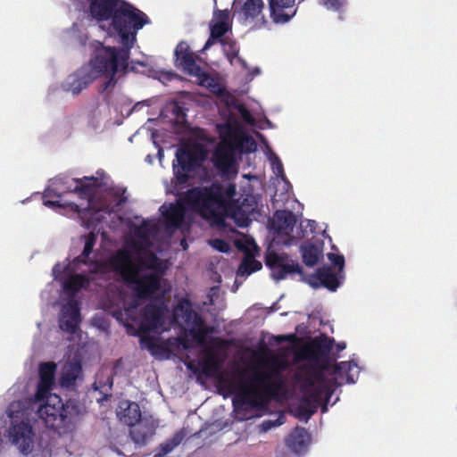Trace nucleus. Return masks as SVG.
<instances>
[{"label":"nucleus","instance_id":"22","mask_svg":"<svg viewBox=\"0 0 457 457\" xmlns=\"http://www.w3.org/2000/svg\"><path fill=\"white\" fill-rule=\"evenodd\" d=\"M56 364L53 361L43 362L39 366V382L36 398L41 399L50 393L55 380Z\"/></svg>","mask_w":457,"mask_h":457},{"label":"nucleus","instance_id":"53","mask_svg":"<svg viewBox=\"0 0 457 457\" xmlns=\"http://www.w3.org/2000/svg\"><path fill=\"white\" fill-rule=\"evenodd\" d=\"M345 346H346V345H345V342L338 343L337 345V352H341V351H343L345 348Z\"/></svg>","mask_w":457,"mask_h":457},{"label":"nucleus","instance_id":"57","mask_svg":"<svg viewBox=\"0 0 457 457\" xmlns=\"http://www.w3.org/2000/svg\"><path fill=\"white\" fill-rule=\"evenodd\" d=\"M29 433H30V438H31L34 436V432L32 430V427L31 426H30Z\"/></svg>","mask_w":457,"mask_h":457},{"label":"nucleus","instance_id":"24","mask_svg":"<svg viewBox=\"0 0 457 457\" xmlns=\"http://www.w3.org/2000/svg\"><path fill=\"white\" fill-rule=\"evenodd\" d=\"M129 427V436L132 441L138 446L146 445L155 433V427L153 421L146 419H140L136 425Z\"/></svg>","mask_w":457,"mask_h":457},{"label":"nucleus","instance_id":"44","mask_svg":"<svg viewBox=\"0 0 457 457\" xmlns=\"http://www.w3.org/2000/svg\"><path fill=\"white\" fill-rule=\"evenodd\" d=\"M237 110L242 117V119L246 122V123H249V124H253L254 122V120L251 114V112H249V110L244 106L243 104H239L237 106Z\"/></svg>","mask_w":457,"mask_h":457},{"label":"nucleus","instance_id":"15","mask_svg":"<svg viewBox=\"0 0 457 457\" xmlns=\"http://www.w3.org/2000/svg\"><path fill=\"white\" fill-rule=\"evenodd\" d=\"M96 79L92 68L83 65L67 78L62 87L66 92L77 96Z\"/></svg>","mask_w":457,"mask_h":457},{"label":"nucleus","instance_id":"5","mask_svg":"<svg viewBox=\"0 0 457 457\" xmlns=\"http://www.w3.org/2000/svg\"><path fill=\"white\" fill-rule=\"evenodd\" d=\"M106 270L118 273L126 284L134 285V291L141 300L150 298L161 287L162 276L156 272L139 276V269L134 264L131 253L126 250H118L105 262L96 263V271Z\"/></svg>","mask_w":457,"mask_h":457},{"label":"nucleus","instance_id":"29","mask_svg":"<svg viewBox=\"0 0 457 457\" xmlns=\"http://www.w3.org/2000/svg\"><path fill=\"white\" fill-rule=\"evenodd\" d=\"M300 251L303 262L308 267L315 266L323 255L322 245H315L310 241L303 243Z\"/></svg>","mask_w":457,"mask_h":457},{"label":"nucleus","instance_id":"4","mask_svg":"<svg viewBox=\"0 0 457 457\" xmlns=\"http://www.w3.org/2000/svg\"><path fill=\"white\" fill-rule=\"evenodd\" d=\"M121 44L120 47L102 46L96 49L94 57L87 64L92 68L94 75L97 78L105 77L107 80L101 85L99 92L112 90L117 84L119 78L128 72L130 50L136 39L132 35H117Z\"/></svg>","mask_w":457,"mask_h":457},{"label":"nucleus","instance_id":"25","mask_svg":"<svg viewBox=\"0 0 457 457\" xmlns=\"http://www.w3.org/2000/svg\"><path fill=\"white\" fill-rule=\"evenodd\" d=\"M328 370V362L323 361L322 363L315 364V362H310L309 366L305 369L303 375L304 387L309 388L316 386V385L328 384L324 371Z\"/></svg>","mask_w":457,"mask_h":457},{"label":"nucleus","instance_id":"20","mask_svg":"<svg viewBox=\"0 0 457 457\" xmlns=\"http://www.w3.org/2000/svg\"><path fill=\"white\" fill-rule=\"evenodd\" d=\"M164 206L161 207V212L167 228L173 230L179 228L184 222L187 209H188L183 197L175 204H170L165 210H162Z\"/></svg>","mask_w":457,"mask_h":457},{"label":"nucleus","instance_id":"3","mask_svg":"<svg viewBox=\"0 0 457 457\" xmlns=\"http://www.w3.org/2000/svg\"><path fill=\"white\" fill-rule=\"evenodd\" d=\"M244 372H239L237 384L234 380L221 378L220 383L226 384L228 387L238 392L233 398V406L238 409L243 405H249L253 408L266 403L270 399L274 398L283 388L284 379L280 371L271 369L265 372H254L247 380L243 379Z\"/></svg>","mask_w":457,"mask_h":457},{"label":"nucleus","instance_id":"16","mask_svg":"<svg viewBox=\"0 0 457 457\" xmlns=\"http://www.w3.org/2000/svg\"><path fill=\"white\" fill-rule=\"evenodd\" d=\"M174 339L171 337L165 341H160L159 338L150 335L140 336V345L142 348H146L153 356L169 359L172 354L174 345Z\"/></svg>","mask_w":457,"mask_h":457},{"label":"nucleus","instance_id":"31","mask_svg":"<svg viewBox=\"0 0 457 457\" xmlns=\"http://www.w3.org/2000/svg\"><path fill=\"white\" fill-rule=\"evenodd\" d=\"M199 367L206 377L216 375L221 367V361L212 351H208L206 355L199 361Z\"/></svg>","mask_w":457,"mask_h":457},{"label":"nucleus","instance_id":"58","mask_svg":"<svg viewBox=\"0 0 457 457\" xmlns=\"http://www.w3.org/2000/svg\"><path fill=\"white\" fill-rule=\"evenodd\" d=\"M137 236H139V237H141V236H142V234H141V228H139V229L137 230Z\"/></svg>","mask_w":457,"mask_h":457},{"label":"nucleus","instance_id":"1","mask_svg":"<svg viewBox=\"0 0 457 457\" xmlns=\"http://www.w3.org/2000/svg\"><path fill=\"white\" fill-rule=\"evenodd\" d=\"M237 194L236 185L228 183L226 187L212 183L209 187H195L188 189L183 201L188 210L202 218L221 223L225 217L233 219L239 227L248 225V215L254 211L253 197L246 196L239 204L234 200Z\"/></svg>","mask_w":457,"mask_h":457},{"label":"nucleus","instance_id":"34","mask_svg":"<svg viewBox=\"0 0 457 457\" xmlns=\"http://www.w3.org/2000/svg\"><path fill=\"white\" fill-rule=\"evenodd\" d=\"M85 245L82 253L74 259L75 263L87 264L88 258L93 252L94 246L97 240V235L95 232H89L84 237Z\"/></svg>","mask_w":457,"mask_h":457},{"label":"nucleus","instance_id":"41","mask_svg":"<svg viewBox=\"0 0 457 457\" xmlns=\"http://www.w3.org/2000/svg\"><path fill=\"white\" fill-rule=\"evenodd\" d=\"M328 258L335 266L338 268V274H342L344 272L345 267V257L342 254L329 253L328 254Z\"/></svg>","mask_w":457,"mask_h":457},{"label":"nucleus","instance_id":"37","mask_svg":"<svg viewBox=\"0 0 457 457\" xmlns=\"http://www.w3.org/2000/svg\"><path fill=\"white\" fill-rule=\"evenodd\" d=\"M353 368H356V365L354 363H352L350 361H341L335 364L333 368V373L341 378H343L344 376H345L346 383H354V378L351 374V370Z\"/></svg>","mask_w":457,"mask_h":457},{"label":"nucleus","instance_id":"28","mask_svg":"<svg viewBox=\"0 0 457 457\" xmlns=\"http://www.w3.org/2000/svg\"><path fill=\"white\" fill-rule=\"evenodd\" d=\"M310 441V435L304 428L297 427L287 439V446L295 453L303 452Z\"/></svg>","mask_w":457,"mask_h":457},{"label":"nucleus","instance_id":"55","mask_svg":"<svg viewBox=\"0 0 457 457\" xmlns=\"http://www.w3.org/2000/svg\"><path fill=\"white\" fill-rule=\"evenodd\" d=\"M69 206H70L72 210H75V211H77V210H78V207H79L76 204H73V203L69 204Z\"/></svg>","mask_w":457,"mask_h":457},{"label":"nucleus","instance_id":"7","mask_svg":"<svg viewBox=\"0 0 457 457\" xmlns=\"http://www.w3.org/2000/svg\"><path fill=\"white\" fill-rule=\"evenodd\" d=\"M37 407V414L46 426L53 430L64 428L71 422L74 406L64 403L56 394L48 393L41 399L30 397V411Z\"/></svg>","mask_w":457,"mask_h":457},{"label":"nucleus","instance_id":"11","mask_svg":"<svg viewBox=\"0 0 457 457\" xmlns=\"http://www.w3.org/2000/svg\"><path fill=\"white\" fill-rule=\"evenodd\" d=\"M174 318L183 320L184 323L190 328L189 335L199 345H204L205 337L214 332V328L206 325L201 314L193 310L191 301L187 298H182L175 306Z\"/></svg>","mask_w":457,"mask_h":457},{"label":"nucleus","instance_id":"33","mask_svg":"<svg viewBox=\"0 0 457 457\" xmlns=\"http://www.w3.org/2000/svg\"><path fill=\"white\" fill-rule=\"evenodd\" d=\"M262 267V265L261 262L255 260L252 255L247 253L239 264L237 270V275L240 277L248 276L255 271L260 270Z\"/></svg>","mask_w":457,"mask_h":457},{"label":"nucleus","instance_id":"13","mask_svg":"<svg viewBox=\"0 0 457 457\" xmlns=\"http://www.w3.org/2000/svg\"><path fill=\"white\" fill-rule=\"evenodd\" d=\"M264 9L263 0H245L239 9L235 10L234 15L242 25L260 29L267 24Z\"/></svg>","mask_w":457,"mask_h":457},{"label":"nucleus","instance_id":"49","mask_svg":"<svg viewBox=\"0 0 457 457\" xmlns=\"http://www.w3.org/2000/svg\"><path fill=\"white\" fill-rule=\"evenodd\" d=\"M137 308V303L136 301L130 303L128 304V306L125 307V312L129 318H131L133 320H135L132 318V314L135 312V311Z\"/></svg>","mask_w":457,"mask_h":457},{"label":"nucleus","instance_id":"12","mask_svg":"<svg viewBox=\"0 0 457 457\" xmlns=\"http://www.w3.org/2000/svg\"><path fill=\"white\" fill-rule=\"evenodd\" d=\"M166 312L167 305L163 298H155L147 303L140 313L139 332L148 335L149 332L162 327Z\"/></svg>","mask_w":457,"mask_h":457},{"label":"nucleus","instance_id":"50","mask_svg":"<svg viewBox=\"0 0 457 457\" xmlns=\"http://www.w3.org/2000/svg\"><path fill=\"white\" fill-rule=\"evenodd\" d=\"M172 112L176 115L178 119H183L186 117V113L184 112V109L179 106V104H176L173 107Z\"/></svg>","mask_w":457,"mask_h":457},{"label":"nucleus","instance_id":"38","mask_svg":"<svg viewBox=\"0 0 457 457\" xmlns=\"http://www.w3.org/2000/svg\"><path fill=\"white\" fill-rule=\"evenodd\" d=\"M283 261H287V255L285 253L278 254L275 252H270L265 257V264L271 270V272L277 270Z\"/></svg>","mask_w":457,"mask_h":457},{"label":"nucleus","instance_id":"51","mask_svg":"<svg viewBox=\"0 0 457 457\" xmlns=\"http://www.w3.org/2000/svg\"><path fill=\"white\" fill-rule=\"evenodd\" d=\"M216 42H219V38L217 37H212V35L210 33V37L209 38L207 39V41L205 42L204 44V49L203 50H206V49H209L211 46H212Z\"/></svg>","mask_w":457,"mask_h":457},{"label":"nucleus","instance_id":"35","mask_svg":"<svg viewBox=\"0 0 457 457\" xmlns=\"http://www.w3.org/2000/svg\"><path fill=\"white\" fill-rule=\"evenodd\" d=\"M137 263L141 268L152 270L161 276L164 273L162 261L154 253H149L145 257H138Z\"/></svg>","mask_w":457,"mask_h":457},{"label":"nucleus","instance_id":"42","mask_svg":"<svg viewBox=\"0 0 457 457\" xmlns=\"http://www.w3.org/2000/svg\"><path fill=\"white\" fill-rule=\"evenodd\" d=\"M211 245L220 253H228L230 250L229 244L220 238H216L211 241Z\"/></svg>","mask_w":457,"mask_h":457},{"label":"nucleus","instance_id":"47","mask_svg":"<svg viewBox=\"0 0 457 457\" xmlns=\"http://www.w3.org/2000/svg\"><path fill=\"white\" fill-rule=\"evenodd\" d=\"M242 145H245L247 146L248 152H253L256 149V143H255L254 139L250 136H245L242 139Z\"/></svg>","mask_w":457,"mask_h":457},{"label":"nucleus","instance_id":"2","mask_svg":"<svg viewBox=\"0 0 457 457\" xmlns=\"http://www.w3.org/2000/svg\"><path fill=\"white\" fill-rule=\"evenodd\" d=\"M88 14L97 22L111 21L109 32L112 35H132L150 22L148 16L124 0H87Z\"/></svg>","mask_w":457,"mask_h":457},{"label":"nucleus","instance_id":"52","mask_svg":"<svg viewBox=\"0 0 457 457\" xmlns=\"http://www.w3.org/2000/svg\"><path fill=\"white\" fill-rule=\"evenodd\" d=\"M295 339H296V336H295V335H294V334H292V335H287V336H278V337H277V340H278V342H286V341H289V342H291V341H294V340H295Z\"/></svg>","mask_w":457,"mask_h":457},{"label":"nucleus","instance_id":"39","mask_svg":"<svg viewBox=\"0 0 457 457\" xmlns=\"http://www.w3.org/2000/svg\"><path fill=\"white\" fill-rule=\"evenodd\" d=\"M183 438L182 432L176 433L171 438L161 445V453L166 455L172 452L182 442Z\"/></svg>","mask_w":457,"mask_h":457},{"label":"nucleus","instance_id":"43","mask_svg":"<svg viewBox=\"0 0 457 457\" xmlns=\"http://www.w3.org/2000/svg\"><path fill=\"white\" fill-rule=\"evenodd\" d=\"M171 339H174L173 345L174 348L178 347L179 345H181L184 350H189L191 349V344L188 340L187 336L179 337H171Z\"/></svg>","mask_w":457,"mask_h":457},{"label":"nucleus","instance_id":"54","mask_svg":"<svg viewBox=\"0 0 457 457\" xmlns=\"http://www.w3.org/2000/svg\"><path fill=\"white\" fill-rule=\"evenodd\" d=\"M61 267L59 264H56L54 265V267L53 268V273L55 277H57V273H60L61 272Z\"/></svg>","mask_w":457,"mask_h":457},{"label":"nucleus","instance_id":"32","mask_svg":"<svg viewBox=\"0 0 457 457\" xmlns=\"http://www.w3.org/2000/svg\"><path fill=\"white\" fill-rule=\"evenodd\" d=\"M293 273L303 275V268L299 265L297 262L291 261L290 262H288L287 261H283L278 269L277 270H274V272H271V277L275 280L279 281L286 278L288 274Z\"/></svg>","mask_w":457,"mask_h":457},{"label":"nucleus","instance_id":"48","mask_svg":"<svg viewBox=\"0 0 457 457\" xmlns=\"http://www.w3.org/2000/svg\"><path fill=\"white\" fill-rule=\"evenodd\" d=\"M272 167L277 176H281L284 174L283 164L278 157H276L275 161L272 162Z\"/></svg>","mask_w":457,"mask_h":457},{"label":"nucleus","instance_id":"14","mask_svg":"<svg viewBox=\"0 0 457 457\" xmlns=\"http://www.w3.org/2000/svg\"><path fill=\"white\" fill-rule=\"evenodd\" d=\"M334 339L327 336L314 338L309 345L303 348L301 357L315 364L328 361V356L333 347Z\"/></svg>","mask_w":457,"mask_h":457},{"label":"nucleus","instance_id":"17","mask_svg":"<svg viewBox=\"0 0 457 457\" xmlns=\"http://www.w3.org/2000/svg\"><path fill=\"white\" fill-rule=\"evenodd\" d=\"M295 0H268L270 12V18L274 23H287L295 14L297 8L295 7Z\"/></svg>","mask_w":457,"mask_h":457},{"label":"nucleus","instance_id":"23","mask_svg":"<svg viewBox=\"0 0 457 457\" xmlns=\"http://www.w3.org/2000/svg\"><path fill=\"white\" fill-rule=\"evenodd\" d=\"M296 223L295 215L291 211L278 210L274 212L270 228L277 234L290 236Z\"/></svg>","mask_w":457,"mask_h":457},{"label":"nucleus","instance_id":"10","mask_svg":"<svg viewBox=\"0 0 457 457\" xmlns=\"http://www.w3.org/2000/svg\"><path fill=\"white\" fill-rule=\"evenodd\" d=\"M207 153L203 145L194 144L184 145L176 151V162H173V173L179 184H186L189 173L197 170L206 159Z\"/></svg>","mask_w":457,"mask_h":457},{"label":"nucleus","instance_id":"19","mask_svg":"<svg viewBox=\"0 0 457 457\" xmlns=\"http://www.w3.org/2000/svg\"><path fill=\"white\" fill-rule=\"evenodd\" d=\"M82 378L81 361L79 360H71L62 365L58 382L62 388L71 389L76 386L77 380L82 379Z\"/></svg>","mask_w":457,"mask_h":457},{"label":"nucleus","instance_id":"18","mask_svg":"<svg viewBox=\"0 0 457 457\" xmlns=\"http://www.w3.org/2000/svg\"><path fill=\"white\" fill-rule=\"evenodd\" d=\"M343 276L336 273L332 267L323 266L317 269L315 274L311 277L310 284L313 287H318L320 285L326 287L327 289L334 292L340 286V278Z\"/></svg>","mask_w":457,"mask_h":457},{"label":"nucleus","instance_id":"9","mask_svg":"<svg viewBox=\"0 0 457 457\" xmlns=\"http://www.w3.org/2000/svg\"><path fill=\"white\" fill-rule=\"evenodd\" d=\"M8 415L12 420L10 430L11 441L20 451L29 454V399L13 401L8 407Z\"/></svg>","mask_w":457,"mask_h":457},{"label":"nucleus","instance_id":"26","mask_svg":"<svg viewBox=\"0 0 457 457\" xmlns=\"http://www.w3.org/2000/svg\"><path fill=\"white\" fill-rule=\"evenodd\" d=\"M117 416L120 422L127 426H134L141 419L138 403L130 401H121L119 404Z\"/></svg>","mask_w":457,"mask_h":457},{"label":"nucleus","instance_id":"36","mask_svg":"<svg viewBox=\"0 0 457 457\" xmlns=\"http://www.w3.org/2000/svg\"><path fill=\"white\" fill-rule=\"evenodd\" d=\"M223 47V52L228 58V60L232 62L233 59L237 58L238 62L245 67V62L243 58L238 56L239 48L237 46V42L230 38L226 37L220 42Z\"/></svg>","mask_w":457,"mask_h":457},{"label":"nucleus","instance_id":"6","mask_svg":"<svg viewBox=\"0 0 457 457\" xmlns=\"http://www.w3.org/2000/svg\"><path fill=\"white\" fill-rule=\"evenodd\" d=\"M99 187V180L94 176L73 179L60 174L51 179L50 186L45 190L44 204L50 207H62L60 198L62 194L74 193L80 199L91 200Z\"/></svg>","mask_w":457,"mask_h":457},{"label":"nucleus","instance_id":"27","mask_svg":"<svg viewBox=\"0 0 457 457\" xmlns=\"http://www.w3.org/2000/svg\"><path fill=\"white\" fill-rule=\"evenodd\" d=\"M303 394L312 400L313 403H316L319 407L321 405L322 401L325 403L321 406L322 412L327 411V402L331 397L333 391L328 384L316 385V386L303 388Z\"/></svg>","mask_w":457,"mask_h":457},{"label":"nucleus","instance_id":"59","mask_svg":"<svg viewBox=\"0 0 457 457\" xmlns=\"http://www.w3.org/2000/svg\"><path fill=\"white\" fill-rule=\"evenodd\" d=\"M182 245H183L184 249H186L187 244L186 243L184 244V241H182Z\"/></svg>","mask_w":457,"mask_h":457},{"label":"nucleus","instance_id":"30","mask_svg":"<svg viewBox=\"0 0 457 457\" xmlns=\"http://www.w3.org/2000/svg\"><path fill=\"white\" fill-rule=\"evenodd\" d=\"M216 18L218 21L210 25V33L212 35V37H217L219 42H221L222 39L227 37L224 36L230 29L228 22V12L227 10L218 11Z\"/></svg>","mask_w":457,"mask_h":457},{"label":"nucleus","instance_id":"45","mask_svg":"<svg viewBox=\"0 0 457 457\" xmlns=\"http://www.w3.org/2000/svg\"><path fill=\"white\" fill-rule=\"evenodd\" d=\"M314 414V411H310L309 409L298 404L297 408V416L301 420H308Z\"/></svg>","mask_w":457,"mask_h":457},{"label":"nucleus","instance_id":"21","mask_svg":"<svg viewBox=\"0 0 457 457\" xmlns=\"http://www.w3.org/2000/svg\"><path fill=\"white\" fill-rule=\"evenodd\" d=\"M174 54L178 66L181 67L190 75H199L201 68L195 62L193 54L190 52V47L187 42H179L175 48Z\"/></svg>","mask_w":457,"mask_h":457},{"label":"nucleus","instance_id":"8","mask_svg":"<svg viewBox=\"0 0 457 457\" xmlns=\"http://www.w3.org/2000/svg\"><path fill=\"white\" fill-rule=\"evenodd\" d=\"M88 282L87 278L81 274L70 276L63 282V289L71 297L62 306L59 326L60 328L69 334L74 335L79 329L81 322L80 307L73 296Z\"/></svg>","mask_w":457,"mask_h":457},{"label":"nucleus","instance_id":"40","mask_svg":"<svg viewBox=\"0 0 457 457\" xmlns=\"http://www.w3.org/2000/svg\"><path fill=\"white\" fill-rule=\"evenodd\" d=\"M328 10L340 12L347 4L346 0H320Z\"/></svg>","mask_w":457,"mask_h":457},{"label":"nucleus","instance_id":"56","mask_svg":"<svg viewBox=\"0 0 457 457\" xmlns=\"http://www.w3.org/2000/svg\"><path fill=\"white\" fill-rule=\"evenodd\" d=\"M215 340H217L219 342L220 346L224 345V341L218 339V338H216Z\"/></svg>","mask_w":457,"mask_h":457},{"label":"nucleus","instance_id":"46","mask_svg":"<svg viewBox=\"0 0 457 457\" xmlns=\"http://www.w3.org/2000/svg\"><path fill=\"white\" fill-rule=\"evenodd\" d=\"M299 404L309 409L310 411H314V413L317 411L319 406L316 403H313L311 399H309L304 394L300 400Z\"/></svg>","mask_w":457,"mask_h":457}]
</instances>
